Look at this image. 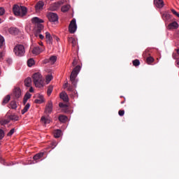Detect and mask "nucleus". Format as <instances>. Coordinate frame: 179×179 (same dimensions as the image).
<instances>
[{
  "label": "nucleus",
  "mask_w": 179,
  "mask_h": 179,
  "mask_svg": "<svg viewBox=\"0 0 179 179\" xmlns=\"http://www.w3.org/2000/svg\"><path fill=\"white\" fill-rule=\"evenodd\" d=\"M79 72H80V66H76L73 69V71L71 73V76H70V80H71L72 85H69L68 87V83H66L64 85V87H67V90L69 92H75L74 87H76V85L78 84V80L76 79V78L78 77Z\"/></svg>",
  "instance_id": "nucleus-1"
},
{
  "label": "nucleus",
  "mask_w": 179,
  "mask_h": 179,
  "mask_svg": "<svg viewBox=\"0 0 179 179\" xmlns=\"http://www.w3.org/2000/svg\"><path fill=\"white\" fill-rule=\"evenodd\" d=\"M31 22L32 23H35V24H36V28L35 29L34 35L36 37H38V34H40L43 29H44V25L41 24V23H44V20L37 17H34L31 19Z\"/></svg>",
  "instance_id": "nucleus-2"
},
{
  "label": "nucleus",
  "mask_w": 179,
  "mask_h": 179,
  "mask_svg": "<svg viewBox=\"0 0 179 179\" xmlns=\"http://www.w3.org/2000/svg\"><path fill=\"white\" fill-rule=\"evenodd\" d=\"M13 12L15 16H20L23 17V16H26L27 13V8L23 6L14 5L13 8Z\"/></svg>",
  "instance_id": "nucleus-3"
},
{
  "label": "nucleus",
  "mask_w": 179,
  "mask_h": 179,
  "mask_svg": "<svg viewBox=\"0 0 179 179\" xmlns=\"http://www.w3.org/2000/svg\"><path fill=\"white\" fill-rule=\"evenodd\" d=\"M32 79L36 87H43L44 78L40 73H35L32 76Z\"/></svg>",
  "instance_id": "nucleus-4"
},
{
  "label": "nucleus",
  "mask_w": 179,
  "mask_h": 179,
  "mask_svg": "<svg viewBox=\"0 0 179 179\" xmlns=\"http://www.w3.org/2000/svg\"><path fill=\"white\" fill-rule=\"evenodd\" d=\"M14 53L17 57H23L26 52L23 45H17L14 48Z\"/></svg>",
  "instance_id": "nucleus-5"
},
{
  "label": "nucleus",
  "mask_w": 179,
  "mask_h": 179,
  "mask_svg": "<svg viewBox=\"0 0 179 179\" xmlns=\"http://www.w3.org/2000/svg\"><path fill=\"white\" fill-rule=\"evenodd\" d=\"M78 29V26L76 25V20L73 19L69 26V31L71 34H73L76 29Z\"/></svg>",
  "instance_id": "nucleus-6"
},
{
  "label": "nucleus",
  "mask_w": 179,
  "mask_h": 179,
  "mask_svg": "<svg viewBox=\"0 0 179 179\" xmlns=\"http://www.w3.org/2000/svg\"><path fill=\"white\" fill-rule=\"evenodd\" d=\"M12 97L14 100H18L22 97V90L19 87L14 88L12 94Z\"/></svg>",
  "instance_id": "nucleus-7"
},
{
  "label": "nucleus",
  "mask_w": 179,
  "mask_h": 179,
  "mask_svg": "<svg viewBox=\"0 0 179 179\" xmlns=\"http://www.w3.org/2000/svg\"><path fill=\"white\" fill-rule=\"evenodd\" d=\"M32 54L34 55H38V54H41L44 51V47L40 48L39 46L31 47Z\"/></svg>",
  "instance_id": "nucleus-8"
},
{
  "label": "nucleus",
  "mask_w": 179,
  "mask_h": 179,
  "mask_svg": "<svg viewBox=\"0 0 179 179\" xmlns=\"http://www.w3.org/2000/svg\"><path fill=\"white\" fill-rule=\"evenodd\" d=\"M47 17L50 22H58V15L55 13H49Z\"/></svg>",
  "instance_id": "nucleus-9"
},
{
  "label": "nucleus",
  "mask_w": 179,
  "mask_h": 179,
  "mask_svg": "<svg viewBox=\"0 0 179 179\" xmlns=\"http://www.w3.org/2000/svg\"><path fill=\"white\" fill-rule=\"evenodd\" d=\"M162 17L165 23H169L171 22V15L169 13V12H164L162 15Z\"/></svg>",
  "instance_id": "nucleus-10"
},
{
  "label": "nucleus",
  "mask_w": 179,
  "mask_h": 179,
  "mask_svg": "<svg viewBox=\"0 0 179 179\" xmlns=\"http://www.w3.org/2000/svg\"><path fill=\"white\" fill-rule=\"evenodd\" d=\"M60 6H61V2L54 3L50 5V10H52L53 12L55 10H58V9H59Z\"/></svg>",
  "instance_id": "nucleus-11"
},
{
  "label": "nucleus",
  "mask_w": 179,
  "mask_h": 179,
  "mask_svg": "<svg viewBox=\"0 0 179 179\" xmlns=\"http://www.w3.org/2000/svg\"><path fill=\"white\" fill-rule=\"evenodd\" d=\"M45 111V113H48V114H51L52 112V102L51 101H50L46 105Z\"/></svg>",
  "instance_id": "nucleus-12"
},
{
  "label": "nucleus",
  "mask_w": 179,
  "mask_h": 179,
  "mask_svg": "<svg viewBox=\"0 0 179 179\" xmlns=\"http://www.w3.org/2000/svg\"><path fill=\"white\" fill-rule=\"evenodd\" d=\"M154 3L157 8H163L164 6V1L163 0H154Z\"/></svg>",
  "instance_id": "nucleus-13"
},
{
  "label": "nucleus",
  "mask_w": 179,
  "mask_h": 179,
  "mask_svg": "<svg viewBox=\"0 0 179 179\" xmlns=\"http://www.w3.org/2000/svg\"><path fill=\"white\" fill-rule=\"evenodd\" d=\"M44 156V152H39L34 156L35 163H38V160Z\"/></svg>",
  "instance_id": "nucleus-14"
},
{
  "label": "nucleus",
  "mask_w": 179,
  "mask_h": 179,
  "mask_svg": "<svg viewBox=\"0 0 179 179\" xmlns=\"http://www.w3.org/2000/svg\"><path fill=\"white\" fill-rule=\"evenodd\" d=\"M43 7H44V2L38 1L35 6V9L36 10L38 11V10H41V9H43Z\"/></svg>",
  "instance_id": "nucleus-15"
},
{
  "label": "nucleus",
  "mask_w": 179,
  "mask_h": 179,
  "mask_svg": "<svg viewBox=\"0 0 179 179\" xmlns=\"http://www.w3.org/2000/svg\"><path fill=\"white\" fill-rule=\"evenodd\" d=\"M45 38L48 44H52V36L49 32L45 33Z\"/></svg>",
  "instance_id": "nucleus-16"
},
{
  "label": "nucleus",
  "mask_w": 179,
  "mask_h": 179,
  "mask_svg": "<svg viewBox=\"0 0 179 179\" xmlns=\"http://www.w3.org/2000/svg\"><path fill=\"white\" fill-rule=\"evenodd\" d=\"M178 23H177V22H173L168 25V29L169 30H171L173 29H178Z\"/></svg>",
  "instance_id": "nucleus-17"
},
{
  "label": "nucleus",
  "mask_w": 179,
  "mask_h": 179,
  "mask_svg": "<svg viewBox=\"0 0 179 179\" xmlns=\"http://www.w3.org/2000/svg\"><path fill=\"white\" fill-rule=\"evenodd\" d=\"M24 86H26V87H31V78L28 77L24 81Z\"/></svg>",
  "instance_id": "nucleus-18"
},
{
  "label": "nucleus",
  "mask_w": 179,
  "mask_h": 179,
  "mask_svg": "<svg viewBox=\"0 0 179 179\" xmlns=\"http://www.w3.org/2000/svg\"><path fill=\"white\" fill-rule=\"evenodd\" d=\"M60 99H62V100H63L66 103H67V101H69V98H68V94H66V93L65 92H62L60 94Z\"/></svg>",
  "instance_id": "nucleus-19"
},
{
  "label": "nucleus",
  "mask_w": 179,
  "mask_h": 179,
  "mask_svg": "<svg viewBox=\"0 0 179 179\" xmlns=\"http://www.w3.org/2000/svg\"><path fill=\"white\" fill-rule=\"evenodd\" d=\"M9 33L10 34L16 35V34H17L19 33V29L17 28L11 27L9 29Z\"/></svg>",
  "instance_id": "nucleus-20"
},
{
  "label": "nucleus",
  "mask_w": 179,
  "mask_h": 179,
  "mask_svg": "<svg viewBox=\"0 0 179 179\" xmlns=\"http://www.w3.org/2000/svg\"><path fill=\"white\" fill-rule=\"evenodd\" d=\"M9 106L13 110H16V108H17V103H16V101H11Z\"/></svg>",
  "instance_id": "nucleus-21"
},
{
  "label": "nucleus",
  "mask_w": 179,
  "mask_h": 179,
  "mask_svg": "<svg viewBox=\"0 0 179 179\" xmlns=\"http://www.w3.org/2000/svg\"><path fill=\"white\" fill-rule=\"evenodd\" d=\"M62 134V131L57 129V130H55L53 132V135L55 136V138H59V136H61V134Z\"/></svg>",
  "instance_id": "nucleus-22"
},
{
  "label": "nucleus",
  "mask_w": 179,
  "mask_h": 179,
  "mask_svg": "<svg viewBox=\"0 0 179 179\" xmlns=\"http://www.w3.org/2000/svg\"><path fill=\"white\" fill-rule=\"evenodd\" d=\"M29 108H30V103H27L21 111L22 114H25V113H27V111H29Z\"/></svg>",
  "instance_id": "nucleus-23"
},
{
  "label": "nucleus",
  "mask_w": 179,
  "mask_h": 179,
  "mask_svg": "<svg viewBox=\"0 0 179 179\" xmlns=\"http://www.w3.org/2000/svg\"><path fill=\"white\" fill-rule=\"evenodd\" d=\"M67 120H68V117L64 115H61L60 116H59V121H60V122H66Z\"/></svg>",
  "instance_id": "nucleus-24"
},
{
  "label": "nucleus",
  "mask_w": 179,
  "mask_h": 179,
  "mask_svg": "<svg viewBox=\"0 0 179 179\" xmlns=\"http://www.w3.org/2000/svg\"><path fill=\"white\" fill-rule=\"evenodd\" d=\"M70 8H71V6L64 5L62 7L61 10H62V12H68Z\"/></svg>",
  "instance_id": "nucleus-25"
},
{
  "label": "nucleus",
  "mask_w": 179,
  "mask_h": 179,
  "mask_svg": "<svg viewBox=\"0 0 179 179\" xmlns=\"http://www.w3.org/2000/svg\"><path fill=\"white\" fill-rule=\"evenodd\" d=\"M10 100V95L6 96L3 100V104H8Z\"/></svg>",
  "instance_id": "nucleus-26"
},
{
  "label": "nucleus",
  "mask_w": 179,
  "mask_h": 179,
  "mask_svg": "<svg viewBox=\"0 0 179 179\" xmlns=\"http://www.w3.org/2000/svg\"><path fill=\"white\" fill-rule=\"evenodd\" d=\"M53 90H54V87H52V85H50L48 87V90H47L48 96H51V93H52Z\"/></svg>",
  "instance_id": "nucleus-27"
},
{
  "label": "nucleus",
  "mask_w": 179,
  "mask_h": 179,
  "mask_svg": "<svg viewBox=\"0 0 179 179\" xmlns=\"http://www.w3.org/2000/svg\"><path fill=\"white\" fill-rule=\"evenodd\" d=\"M50 64H55L57 62V56H52L49 58Z\"/></svg>",
  "instance_id": "nucleus-28"
},
{
  "label": "nucleus",
  "mask_w": 179,
  "mask_h": 179,
  "mask_svg": "<svg viewBox=\"0 0 179 179\" xmlns=\"http://www.w3.org/2000/svg\"><path fill=\"white\" fill-rule=\"evenodd\" d=\"M132 64L134 66H139V65H141V62L139 61V59H136L133 60Z\"/></svg>",
  "instance_id": "nucleus-29"
},
{
  "label": "nucleus",
  "mask_w": 179,
  "mask_h": 179,
  "mask_svg": "<svg viewBox=\"0 0 179 179\" xmlns=\"http://www.w3.org/2000/svg\"><path fill=\"white\" fill-rule=\"evenodd\" d=\"M41 122L45 124H50V120L48 118H45V117L43 116L41 119Z\"/></svg>",
  "instance_id": "nucleus-30"
},
{
  "label": "nucleus",
  "mask_w": 179,
  "mask_h": 179,
  "mask_svg": "<svg viewBox=\"0 0 179 179\" xmlns=\"http://www.w3.org/2000/svg\"><path fill=\"white\" fill-rule=\"evenodd\" d=\"M69 43H71L73 47H75V45H76V39H75L74 38H70L69 39Z\"/></svg>",
  "instance_id": "nucleus-31"
},
{
  "label": "nucleus",
  "mask_w": 179,
  "mask_h": 179,
  "mask_svg": "<svg viewBox=\"0 0 179 179\" xmlns=\"http://www.w3.org/2000/svg\"><path fill=\"white\" fill-rule=\"evenodd\" d=\"M9 119L13 121H17V120H19V117L17 116H16L15 115H10L9 116Z\"/></svg>",
  "instance_id": "nucleus-32"
},
{
  "label": "nucleus",
  "mask_w": 179,
  "mask_h": 179,
  "mask_svg": "<svg viewBox=\"0 0 179 179\" xmlns=\"http://www.w3.org/2000/svg\"><path fill=\"white\" fill-rule=\"evenodd\" d=\"M27 65L28 66H33V65H34V59H29L28 61H27Z\"/></svg>",
  "instance_id": "nucleus-33"
},
{
  "label": "nucleus",
  "mask_w": 179,
  "mask_h": 179,
  "mask_svg": "<svg viewBox=\"0 0 179 179\" xmlns=\"http://www.w3.org/2000/svg\"><path fill=\"white\" fill-rule=\"evenodd\" d=\"M153 61H155V59H153V57H148L146 59V62L148 64H152V62H153Z\"/></svg>",
  "instance_id": "nucleus-34"
},
{
  "label": "nucleus",
  "mask_w": 179,
  "mask_h": 179,
  "mask_svg": "<svg viewBox=\"0 0 179 179\" xmlns=\"http://www.w3.org/2000/svg\"><path fill=\"white\" fill-rule=\"evenodd\" d=\"M5 44V38H3V36L0 35V47H2Z\"/></svg>",
  "instance_id": "nucleus-35"
},
{
  "label": "nucleus",
  "mask_w": 179,
  "mask_h": 179,
  "mask_svg": "<svg viewBox=\"0 0 179 179\" xmlns=\"http://www.w3.org/2000/svg\"><path fill=\"white\" fill-rule=\"evenodd\" d=\"M45 79H46V83H49L51 82V80H52V76H51V75H48V76H46Z\"/></svg>",
  "instance_id": "nucleus-36"
},
{
  "label": "nucleus",
  "mask_w": 179,
  "mask_h": 179,
  "mask_svg": "<svg viewBox=\"0 0 179 179\" xmlns=\"http://www.w3.org/2000/svg\"><path fill=\"white\" fill-rule=\"evenodd\" d=\"M4 136H5V131H3L2 129H0V141L1 139H3Z\"/></svg>",
  "instance_id": "nucleus-37"
},
{
  "label": "nucleus",
  "mask_w": 179,
  "mask_h": 179,
  "mask_svg": "<svg viewBox=\"0 0 179 179\" xmlns=\"http://www.w3.org/2000/svg\"><path fill=\"white\" fill-rule=\"evenodd\" d=\"M15 134V129H12L7 134V136H12Z\"/></svg>",
  "instance_id": "nucleus-38"
},
{
  "label": "nucleus",
  "mask_w": 179,
  "mask_h": 179,
  "mask_svg": "<svg viewBox=\"0 0 179 179\" xmlns=\"http://www.w3.org/2000/svg\"><path fill=\"white\" fill-rule=\"evenodd\" d=\"M31 97V94L29 92H27L24 96V99H27V100H29V99H30Z\"/></svg>",
  "instance_id": "nucleus-39"
},
{
  "label": "nucleus",
  "mask_w": 179,
  "mask_h": 179,
  "mask_svg": "<svg viewBox=\"0 0 179 179\" xmlns=\"http://www.w3.org/2000/svg\"><path fill=\"white\" fill-rule=\"evenodd\" d=\"M171 11L172 12V13H173V15H175V16H177V17H179V13H177V11H176V10L171 9Z\"/></svg>",
  "instance_id": "nucleus-40"
},
{
  "label": "nucleus",
  "mask_w": 179,
  "mask_h": 179,
  "mask_svg": "<svg viewBox=\"0 0 179 179\" xmlns=\"http://www.w3.org/2000/svg\"><path fill=\"white\" fill-rule=\"evenodd\" d=\"M59 106L60 108H66V107H68V106L66 104H64L63 103H60L59 104Z\"/></svg>",
  "instance_id": "nucleus-41"
},
{
  "label": "nucleus",
  "mask_w": 179,
  "mask_h": 179,
  "mask_svg": "<svg viewBox=\"0 0 179 179\" xmlns=\"http://www.w3.org/2000/svg\"><path fill=\"white\" fill-rule=\"evenodd\" d=\"M118 114L120 117H123L124 114H125V110H120Z\"/></svg>",
  "instance_id": "nucleus-42"
},
{
  "label": "nucleus",
  "mask_w": 179,
  "mask_h": 179,
  "mask_svg": "<svg viewBox=\"0 0 179 179\" xmlns=\"http://www.w3.org/2000/svg\"><path fill=\"white\" fill-rule=\"evenodd\" d=\"M4 57H5V52H0V61H1V59H3Z\"/></svg>",
  "instance_id": "nucleus-43"
},
{
  "label": "nucleus",
  "mask_w": 179,
  "mask_h": 179,
  "mask_svg": "<svg viewBox=\"0 0 179 179\" xmlns=\"http://www.w3.org/2000/svg\"><path fill=\"white\" fill-rule=\"evenodd\" d=\"M5 13V9L2 7H0V16H2Z\"/></svg>",
  "instance_id": "nucleus-44"
},
{
  "label": "nucleus",
  "mask_w": 179,
  "mask_h": 179,
  "mask_svg": "<svg viewBox=\"0 0 179 179\" xmlns=\"http://www.w3.org/2000/svg\"><path fill=\"white\" fill-rule=\"evenodd\" d=\"M35 103H36L37 104H41V103H43V100H41V99H35Z\"/></svg>",
  "instance_id": "nucleus-45"
},
{
  "label": "nucleus",
  "mask_w": 179,
  "mask_h": 179,
  "mask_svg": "<svg viewBox=\"0 0 179 179\" xmlns=\"http://www.w3.org/2000/svg\"><path fill=\"white\" fill-rule=\"evenodd\" d=\"M77 64H78V62L76 61V59H74L72 62L73 66H76Z\"/></svg>",
  "instance_id": "nucleus-46"
},
{
  "label": "nucleus",
  "mask_w": 179,
  "mask_h": 179,
  "mask_svg": "<svg viewBox=\"0 0 179 179\" xmlns=\"http://www.w3.org/2000/svg\"><path fill=\"white\" fill-rule=\"evenodd\" d=\"M38 36H39V38H41V40H44V36L41 34H38Z\"/></svg>",
  "instance_id": "nucleus-47"
},
{
  "label": "nucleus",
  "mask_w": 179,
  "mask_h": 179,
  "mask_svg": "<svg viewBox=\"0 0 179 179\" xmlns=\"http://www.w3.org/2000/svg\"><path fill=\"white\" fill-rule=\"evenodd\" d=\"M6 62L8 64H12V59H7Z\"/></svg>",
  "instance_id": "nucleus-48"
},
{
  "label": "nucleus",
  "mask_w": 179,
  "mask_h": 179,
  "mask_svg": "<svg viewBox=\"0 0 179 179\" xmlns=\"http://www.w3.org/2000/svg\"><path fill=\"white\" fill-rule=\"evenodd\" d=\"M27 100L28 99H27L26 98L24 97V99H23V104H24V106L26 105V103H27Z\"/></svg>",
  "instance_id": "nucleus-49"
},
{
  "label": "nucleus",
  "mask_w": 179,
  "mask_h": 179,
  "mask_svg": "<svg viewBox=\"0 0 179 179\" xmlns=\"http://www.w3.org/2000/svg\"><path fill=\"white\" fill-rule=\"evenodd\" d=\"M30 88H29V92H30V93H33V92H34V90H33V87H31H31H29Z\"/></svg>",
  "instance_id": "nucleus-50"
},
{
  "label": "nucleus",
  "mask_w": 179,
  "mask_h": 179,
  "mask_svg": "<svg viewBox=\"0 0 179 179\" xmlns=\"http://www.w3.org/2000/svg\"><path fill=\"white\" fill-rule=\"evenodd\" d=\"M48 62H50V59H45V60H44V64H48Z\"/></svg>",
  "instance_id": "nucleus-51"
},
{
  "label": "nucleus",
  "mask_w": 179,
  "mask_h": 179,
  "mask_svg": "<svg viewBox=\"0 0 179 179\" xmlns=\"http://www.w3.org/2000/svg\"><path fill=\"white\" fill-rule=\"evenodd\" d=\"M8 122H9V121H8V120H4L2 124H8Z\"/></svg>",
  "instance_id": "nucleus-52"
},
{
  "label": "nucleus",
  "mask_w": 179,
  "mask_h": 179,
  "mask_svg": "<svg viewBox=\"0 0 179 179\" xmlns=\"http://www.w3.org/2000/svg\"><path fill=\"white\" fill-rule=\"evenodd\" d=\"M52 145H53V146H54V147L52 148V149H54V148H55V146H57V143H53Z\"/></svg>",
  "instance_id": "nucleus-53"
},
{
  "label": "nucleus",
  "mask_w": 179,
  "mask_h": 179,
  "mask_svg": "<svg viewBox=\"0 0 179 179\" xmlns=\"http://www.w3.org/2000/svg\"><path fill=\"white\" fill-rule=\"evenodd\" d=\"M176 52H177V54H178V55H179V49H177Z\"/></svg>",
  "instance_id": "nucleus-54"
},
{
  "label": "nucleus",
  "mask_w": 179,
  "mask_h": 179,
  "mask_svg": "<svg viewBox=\"0 0 179 179\" xmlns=\"http://www.w3.org/2000/svg\"><path fill=\"white\" fill-rule=\"evenodd\" d=\"M39 44H40V45L43 46V42H41Z\"/></svg>",
  "instance_id": "nucleus-55"
},
{
  "label": "nucleus",
  "mask_w": 179,
  "mask_h": 179,
  "mask_svg": "<svg viewBox=\"0 0 179 179\" xmlns=\"http://www.w3.org/2000/svg\"><path fill=\"white\" fill-rule=\"evenodd\" d=\"M177 65H179V59L177 62Z\"/></svg>",
  "instance_id": "nucleus-56"
},
{
  "label": "nucleus",
  "mask_w": 179,
  "mask_h": 179,
  "mask_svg": "<svg viewBox=\"0 0 179 179\" xmlns=\"http://www.w3.org/2000/svg\"><path fill=\"white\" fill-rule=\"evenodd\" d=\"M125 103V101H122L121 104H124Z\"/></svg>",
  "instance_id": "nucleus-57"
},
{
  "label": "nucleus",
  "mask_w": 179,
  "mask_h": 179,
  "mask_svg": "<svg viewBox=\"0 0 179 179\" xmlns=\"http://www.w3.org/2000/svg\"><path fill=\"white\" fill-rule=\"evenodd\" d=\"M0 23H1V19H0Z\"/></svg>",
  "instance_id": "nucleus-58"
}]
</instances>
